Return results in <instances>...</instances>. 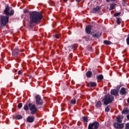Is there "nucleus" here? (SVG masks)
<instances>
[{"label": "nucleus", "mask_w": 129, "mask_h": 129, "mask_svg": "<svg viewBox=\"0 0 129 129\" xmlns=\"http://www.w3.org/2000/svg\"><path fill=\"white\" fill-rule=\"evenodd\" d=\"M30 27H33L34 24L39 25L43 19V15L37 11H31L29 12Z\"/></svg>", "instance_id": "1"}, {"label": "nucleus", "mask_w": 129, "mask_h": 129, "mask_svg": "<svg viewBox=\"0 0 129 129\" xmlns=\"http://www.w3.org/2000/svg\"><path fill=\"white\" fill-rule=\"evenodd\" d=\"M29 108L31 111V114H36V113H37V110H38V109L36 108V106L35 105H32L31 103H27L24 105L23 108L24 110L27 111L29 109Z\"/></svg>", "instance_id": "2"}, {"label": "nucleus", "mask_w": 129, "mask_h": 129, "mask_svg": "<svg viewBox=\"0 0 129 129\" xmlns=\"http://www.w3.org/2000/svg\"><path fill=\"white\" fill-rule=\"evenodd\" d=\"M114 100V97H113L112 95H106L104 96L102 101H103L105 105H107L109 104V103H111Z\"/></svg>", "instance_id": "3"}, {"label": "nucleus", "mask_w": 129, "mask_h": 129, "mask_svg": "<svg viewBox=\"0 0 129 129\" xmlns=\"http://www.w3.org/2000/svg\"><path fill=\"white\" fill-rule=\"evenodd\" d=\"M8 23H9V16H2L1 17L0 28L1 29H3L4 27H6V26H7Z\"/></svg>", "instance_id": "4"}, {"label": "nucleus", "mask_w": 129, "mask_h": 129, "mask_svg": "<svg viewBox=\"0 0 129 129\" xmlns=\"http://www.w3.org/2000/svg\"><path fill=\"white\" fill-rule=\"evenodd\" d=\"M99 127V122L95 121L93 123H90L88 125V129H98Z\"/></svg>", "instance_id": "5"}, {"label": "nucleus", "mask_w": 129, "mask_h": 129, "mask_svg": "<svg viewBox=\"0 0 129 129\" xmlns=\"http://www.w3.org/2000/svg\"><path fill=\"white\" fill-rule=\"evenodd\" d=\"M113 126L116 129H122L123 127H124V123L114 122L113 123Z\"/></svg>", "instance_id": "6"}, {"label": "nucleus", "mask_w": 129, "mask_h": 129, "mask_svg": "<svg viewBox=\"0 0 129 129\" xmlns=\"http://www.w3.org/2000/svg\"><path fill=\"white\" fill-rule=\"evenodd\" d=\"M35 99L37 105H43V101L39 96H36Z\"/></svg>", "instance_id": "7"}, {"label": "nucleus", "mask_w": 129, "mask_h": 129, "mask_svg": "<svg viewBox=\"0 0 129 129\" xmlns=\"http://www.w3.org/2000/svg\"><path fill=\"white\" fill-rule=\"evenodd\" d=\"M118 92H119V89H112L110 91V93L111 95H114V96H119V94L118 93Z\"/></svg>", "instance_id": "8"}, {"label": "nucleus", "mask_w": 129, "mask_h": 129, "mask_svg": "<svg viewBox=\"0 0 129 129\" xmlns=\"http://www.w3.org/2000/svg\"><path fill=\"white\" fill-rule=\"evenodd\" d=\"M120 95H126L128 93L127 89L122 87L119 91Z\"/></svg>", "instance_id": "9"}, {"label": "nucleus", "mask_w": 129, "mask_h": 129, "mask_svg": "<svg viewBox=\"0 0 129 129\" xmlns=\"http://www.w3.org/2000/svg\"><path fill=\"white\" fill-rule=\"evenodd\" d=\"M12 55L14 57H18L20 55V50L18 48H15L12 52Z\"/></svg>", "instance_id": "10"}, {"label": "nucleus", "mask_w": 129, "mask_h": 129, "mask_svg": "<svg viewBox=\"0 0 129 129\" xmlns=\"http://www.w3.org/2000/svg\"><path fill=\"white\" fill-rule=\"evenodd\" d=\"M91 29H92V27L91 25L87 26L85 29L86 33L88 35L91 34Z\"/></svg>", "instance_id": "11"}, {"label": "nucleus", "mask_w": 129, "mask_h": 129, "mask_svg": "<svg viewBox=\"0 0 129 129\" xmlns=\"http://www.w3.org/2000/svg\"><path fill=\"white\" fill-rule=\"evenodd\" d=\"M101 35H102V33H101V32L100 31H98L95 34H92V37H93V38H97V39H98V38H99V37H100Z\"/></svg>", "instance_id": "12"}, {"label": "nucleus", "mask_w": 129, "mask_h": 129, "mask_svg": "<svg viewBox=\"0 0 129 129\" xmlns=\"http://www.w3.org/2000/svg\"><path fill=\"white\" fill-rule=\"evenodd\" d=\"M34 120H35V116H28L27 118V122H34Z\"/></svg>", "instance_id": "13"}, {"label": "nucleus", "mask_w": 129, "mask_h": 129, "mask_svg": "<svg viewBox=\"0 0 129 129\" xmlns=\"http://www.w3.org/2000/svg\"><path fill=\"white\" fill-rule=\"evenodd\" d=\"M101 7L99 6H96V7L93 9V13L97 14L100 11Z\"/></svg>", "instance_id": "14"}, {"label": "nucleus", "mask_w": 129, "mask_h": 129, "mask_svg": "<svg viewBox=\"0 0 129 129\" xmlns=\"http://www.w3.org/2000/svg\"><path fill=\"white\" fill-rule=\"evenodd\" d=\"M122 114H128L129 113V109L127 107H124L121 111Z\"/></svg>", "instance_id": "15"}, {"label": "nucleus", "mask_w": 129, "mask_h": 129, "mask_svg": "<svg viewBox=\"0 0 129 129\" xmlns=\"http://www.w3.org/2000/svg\"><path fill=\"white\" fill-rule=\"evenodd\" d=\"M9 11H10V8L9 7V6H7L5 10L4 11V14H6V16H9L10 14Z\"/></svg>", "instance_id": "16"}, {"label": "nucleus", "mask_w": 129, "mask_h": 129, "mask_svg": "<svg viewBox=\"0 0 129 129\" xmlns=\"http://www.w3.org/2000/svg\"><path fill=\"white\" fill-rule=\"evenodd\" d=\"M96 85H97V84H96L95 82H90L89 83V87H96Z\"/></svg>", "instance_id": "17"}, {"label": "nucleus", "mask_w": 129, "mask_h": 129, "mask_svg": "<svg viewBox=\"0 0 129 129\" xmlns=\"http://www.w3.org/2000/svg\"><path fill=\"white\" fill-rule=\"evenodd\" d=\"M116 120L117 122L121 123L122 122V118L120 116H117L116 118Z\"/></svg>", "instance_id": "18"}, {"label": "nucleus", "mask_w": 129, "mask_h": 129, "mask_svg": "<svg viewBox=\"0 0 129 129\" xmlns=\"http://www.w3.org/2000/svg\"><path fill=\"white\" fill-rule=\"evenodd\" d=\"M86 75L87 77H88V78H90L91 77V76L92 75V72L90 71H89L86 73Z\"/></svg>", "instance_id": "19"}, {"label": "nucleus", "mask_w": 129, "mask_h": 129, "mask_svg": "<svg viewBox=\"0 0 129 129\" xmlns=\"http://www.w3.org/2000/svg\"><path fill=\"white\" fill-rule=\"evenodd\" d=\"M103 78H104L103 75H98L96 77V79H97V80H102L103 79Z\"/></svg>", "instance_id": "20"}, {"label": "nucleus", "mask_w": 129, "mask_h": 129, "mask_svg": "<svg viewBox=\"0 0 129 129\" xmlns=\"http://www.w3.org/2000/svg\"><path fill=\"white\" fill-rule=\"evenodd\" d=\"M101 106V101H99L96 103V107H97V108H98L99 107H100Z\"/></svg>", "instance_id": "21"}, {"label": "nucleus", "mask_w": 129, "mask_h": 129, "mask_svg": "<svg viewBox=\"0 0 129 129\" xmlns=\"http://www.w3.org/2000/svg\"><path fill=\"white\" fill-rule=\"evenodd\" d=\"M116 23L117 25H120L121 23V19L120 18H116Z\"/></svg>", "instance_id": "22"}, {"label": "nucleus", "mask_w": 129, "mask_h": 129, "mask_svg": "<svg viewBox=\"0 0 129 129\" xmlns=\"http://www.w3.org/2000/svg\"><path fill=\"white\" fill-rule=\"evenodd\" d=\"M103 43L105 45H110L111 44V42L108 40H104Z\"/></svg>", "instance_id": "23"}, {"label": "nucleus", "mask_w": 129, "mask_h": 129, "mask_svg": "<svg viewBox=\"0 0 129 129\" xmlns=\"http://www.w3.org/2000/svg\"><path fill=\"white\" fill-rule=\"evenodd\" d=\"M116 6V4H112L110 5V10H113L114 9V7Z\"/></svg>", "instance_id": "24"}, {"label": "nucleus", "mask_w": 129, "mask_h": 129, "mask_svg": "<svg viewBox=\"0 0 129 129\" xmlns=\"http://www.w3.org/2000/svg\"><path fill=\"white\" fill-rule=\"evenodd\" d=\"M71 104H76V100L75 99H73L71 100Z\"/></svg>", "instance_id": "25"}, {"label": "nucleus", "mask_w": 129, "mask_h": 129, "mask_svg": "<svg viewBox=\"0 0 129 129\" xmlns=\"http://www.w3.org/2000/svg\"><path fill=\"white\" fill-rule=\"evenodd\" d=\"M15 118L16 119H22V118H23V116L21 115H16Z\"/></svg>", "instance_id": "26"}, {"label": "nucleus", "mask_w": 129, "mask_h": 129, "mask_svg": "<svg viewBox=\"0 0 129 129\" xmlns=\"http://www.w3.org/2000/svg\"><path fill=\"white\" fill-rule=\"evenodd\" d=\"M83 119L85 122H88V118L87 117H83Z\"/></svg>", "instance_id": "27"}, {"label": "nucleus", "mask_w": 129, "mask_h": 129, "mask_svg": "<svg viewBox=\"0 0 129 129\" xmlns=\"http://www.w3.org/2000/svg\"><path fill=\"white\" fill-rule=\"evenodd\" d=\"M53 37L54 38H55L56 39H59V38H60V35L58 34H55L54 35H53Z\"/></svg>", "instance_id": "28"}, {"label": "nucleus", "mask_w": 129, "mask_h": 129, "mask_svg": "<svg viewBox=\"0 0 129 129\" xmlns=\"http://www.w3.org/2000/svg\"><path fill=\"white\" fill-rule=\"evenodd\" d=\"M126 42L127 45L129 46V34L127 35V37L126 39Z\"/></svg>", "instance_id": "29"}, {"label": "nucleus", "mask_w": 129, "mask_h": 129, "mask_svg": "<svg viewBox=\"0 0 129 129\" xmlns=\"http://www.w3.org/2000/svg\"><path fill=\"white\" fill-rule=\"evenodd\" d=\"M110 109L109 108V107L107 106L105 108V112H109L110 111Z\"/></svg>", "instance_id": "30"}, {"label": "nucleus", "mask_w": 129, "mask_h": 129, "mask_svg": "<svg viewBox=\"0 0 129 129\" xmlns=\"http://www.w3.org/2000/svg\"><path fill=\"white\" fill-rule=\"evenodd\" d=\"M124 129H129V122L125 124Z\"/></svg>", "instance_id": "31"}, {"label": "nucleus", "mask_w": 129, "mask_h": 129, "mask_svg": "<svg viewBox=\"0 0 129 129\" xmlns=\"http://www.w3.org/2000/svg\"><path fill=\"white\" fill-rule=\"evenodd\" d=\"M70 47L71 49H73V50H75L76 49V46L74 44L71 45Z\"/></svg>", "instance_id": "32"}, {"label": "nucleus", "mask_w": 129, "mask_h": 129, "mask_svg": "<svg viewBox=\"0 0 129 129\" xmlns=\"http://www.w3.org/2000/svg\"><path fill=\"white\" fill-rule=\"evenodd\" d=\"M18 108H22V107H23V104H22V103H19L18 105Z\"/></svg>", "instance_id": "33"}, {"label": "nucleus", "mask_w": 129, "mask_h": 129, "mask_svg": "<svg viewBox=\"0 0 129 129\" xmlns=\"http://www.w3.org/2000/svg\"><path fill=\"white\" fill-rule=\"evenodd\" d=\"M120 15V12L116 13L114 14V17H118Z\"/></svg>", "instance_id": "34"}, {"label": "nucleus", "mask_w": 129, "mask_h": 129, "mask_svg": "<svg viewBox=\"0 0 129 129\" xmlns=\"http://www.w3.org/2000/svg\"><path fill=\"white\" fill-rule=\"evenodd\" d=\"M14 10H11V12L9 13V16H13L14 15Z\"/></svg>", "instance_id": "35"}, {"label": "nucleus", "mask_w": 129, "mask_h": 129, "mask_svg": "<svg viewBox=\"0 0 129 129\" xmlns=\"http://www.w3.org/2000/svg\"><path fill=\"white\" fill-rule=\"evenodd\" d=\"M107 3H110V2H113L114 3H115L116 2V0H106Z\"/></svg>", "instance_id": "36"}, {"label": "nucleus", "mask_w": 129, "mask_h": 129, "mask_svg": "<svg viewBox=\"0 0 129 129\" xmlns=\"http://www.w3.org/2000/svg\"><path fill=\"white\" fill-rule=\"evenodd\" d=\"M24 14H28V13H29V10L27 9H25L24 10Z\"/></svg>", "instance_id": "37"}, {"label": "nucleus", "mask_w": 129, "mask_h": 129, "mask_svg": "<svg viewBox=\"0 0 129 129\" xmlns=\"http://www.w3.org/2000/svg\"><path fill=\"white\" fill-rule=\"evenodd\" d=\"M18 75H22V74H23V72L22 71L20 70L18 71Z\"/></svg>", "instance_id": "38"}, {"label": "nucleus", "mask_w": 129, "mask_h": 129, "mask_svg": "<svg viewBox=\"0 0 129 129\" xmlns=\"http://www.w3.org/2000/svg\"><path fill=\"white\" fill-rule=\"evenodd\" d=\"M126 118H127V119H128V120H129V114L128 115H127Z\"/></svg>", "instance_id": "39"}, {"label": "nucleus", "mask_w": 129, "mask_h": 129, "mask_svg": "<svg viewBox=\"0 0 129 129\" xmlns=\"http://www.w3.org/2000/svg\"><path fill=\"white\" fill-rule=\"evenodd\" d=\"M81 1H82V0H77V2L80 3V2H81Z\"/></svg>", "instance_id": "40"}, {"label": "nucleus", "mask_w": 129, "mask_h": 129, "mask_svg": "<svg viewBox=\"0 0 129 129\" xmlns=\"http://www.w3.org/2000/svg\"><path fill=\"white\" fill-rule=\"evenodd\" d=\"M28 77L29 79H31V78H32V76H29Z\"/></svg>", "instance_id": "41"}, {"label": "nucleus", "mask_w": 129, "mask_h": 129, "mask_svg": "<svg viewBox=\"0 0 129 129\" xmlns=\"http://www.w3.org/2000/svg\"><path fill=\"white\" fill-rule=\"evenodd\" d=\"M68 0H63V2H67Z\"/></svg>", "instance_id": "42"}, {"label": "nucleus", "mask_w": 129, "mask_h": 129, "mask_svg": "<svg viewBox=\"0 0 129 129\" xmlns=\"http://www.w3.org/2000/svg\"><path fill=\"white\" fill-rule=\"evenodd\" d=\"M76 2H77V0H76Z\"/></svg>", "instance_id": "43"}, {"label": "nucleus", "mask_w": 129, "mask_h": 129, "mask_svg": "<svg viewBox=\"0 0 129 129\" xmlns=\"http://www.w3.org/2000/svg\"><path fill=\"white\" fill-rule=\"evenodd\" d=\"M1 117V115H0V118Z\"/></svg>", "instance_id": "44"}]
</instances>
